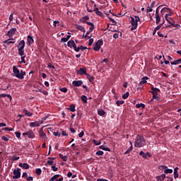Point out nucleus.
Listing matches in <instances>:
<instances>
[{
    "instance_id": "obj_53",
    "label": "nucleus",
    "mask_w": 181,
    "mask_h": 181,
    "mask_svg": "<svg viewBox=\"0 0 181 181\" xmlns=\"http://www.w3.org/2000/svg\"><path fill=\"white\" fill-rule=\"evenodd\" d=\"M90 33L89 31H87L86 35H83V39H86L88 36V35H90Z\"/></svg>"
},
{
    "instance_id": "obj_51",
    "label": "nucleus",
    "mask_w": 181,
    "mask_h": 181,
    "mask_svg": "<svg viewBox=\"0 0 181 181\" xmlns=\"http://www.w3.org/2000/svg\"><path fill=\"white\" fill-rule=\"evenodd\" d=\"M15 135H16V138H21V132H16Z\"/></svg>"
},
{
    "instance_id": "obj_50",
    "label": "nucleus",
    "mask_w": 181,
    "mask_h": 181,
    "mask_svg": "<svg viewBox=\"0 0 181 181\" xmlns=\"http://www.w3.org/2000/svg\"><path fill=\"white\" fill-rule=\"evenodd\" d=\"M93 30H94V24L90 25L88 32H90L91 33V32H93Z\"/></svg>"
},
{
    "instance_id": "obj_55",
    "label": "nucleus",
    "mask_w": 181,
    "mask_h": 181,
    "mask_svg": "<svg viewBox=\"0 0 181 181\" xmlns=\"http://www.w3.org/2000/svg\"><path fill=\"white\" fill-rule=\"evenodd\" d=\"M93 143L96 145H101V141H97L96 140H93Z\"/></svg>"
},
{
    "instance_id": "obj_56",
    "label": "nucleus",
    "mask_w": 181,
    "mask_h": 181,
    "mask_svg": "<svg viewBox=\"0 0 181 181\" xmlns=\"http://www.w3.org/2000/svg\"><path fill=\"white\" fill-rule=\"evenodd\" d=\"M84 136V132H81V133L78 134V137L79 138H83Z\"/></svg>"
},
{
    "instance_id": "obj_45",
    "label": "nucleus",
    "mask_w": 181,
    "mask_h": 181,
    "mask_svg": "<svg viewBox=\"0 0 181 181\" xmlns=\"http://www.w3.org/2000/svg\"><path fill=\"white\" fill-rule=\"evenodd\" d=\"M93 43H94V39L90 38L89 42H88V46H91V45H93Z\"/></svg>"
},
{
    "instance_id": "obj_40",
    "label": "nucleus",
    "mask_w": 181,
    "mask_h": 181,
    "mask_svg": "<svg viewBox=\"0 0 181 181\" xmlns=\"http://www.w3.org/2000/svg\"><path fill=\"white\" fill-rule=\"evenodd\" d=\"M96 155H98V156H103V155H104V151H98L96 152Z\"/></svg>"
},
{
    "instance_id": "obj_24",
    "label": "nucleus",
    "mask_w": 181,
    "mask_h": 181,
    "mask_svg": "<svg viewBox=\"0 0 181 181\" xmlns=\"http://www.w3.org/2000/svg\"><path fill=\"white\" fill-rule=\"evenodd\" d=\"M173 66H176V64H181V59H179L176 61L170 62Z\"/></svg>"
},
{
    "instance_id": "obj_23",
    "label": "nucleus",
    "mask_w": 181,
    "mask_h": 181,
    "mask_svg": "<svg viewBox=\"0 0 181 181\" xmlns=\"http://www.w3.org/2000/svg\"><path fill=\"white\" fill-rule=\"evenodd\" d=\"M94 12H95L96 15H98V16H103V12L100 11V10H98V8H95L94 9Z\"/></svg>"
},
{
    "instance_id": "obj_6",
    "label": "nucleus",
    "mask_w": 181,
    "mask_h": 181,
    "mask_svg": "<svg viewBox=\"0 0 181 181\" xmlns=\"http://www.w3.org/2000/svg\"><path fill=\"white\" fill-rule=\"evenodd\" d=\"M16 28H11L8 31L6 36H8V37H13V36H15V35H16Z\"/></svg>"
},
{
    "instance_id": "obj_33",
    "label": "nucleus",
    "mask_w": 181,
    "mask_h": 181,
    "mask_svg": "<svg viewBox=\"0 0 181 181\" xmlns=\"http://www.w3.org/2000/svg\"><path fill=\"white\" fill-rule=\"evenodd\" d=\"M76 29H78V30H81V32H86V30L81 25H77Z\"/></svg>"
},
{
    "instance_id": "obj_41",
    "label": "nucleus",
    "mask_w": 181,
    "mask_h": 181,
    "mask_svg": "<svg viewBox=\"0 0 181 181\" xmlns=\"http://www.w3.org/2000/svg\"><path fill=\"white\" fill-rule=\"evenodd\" d=\"M124 100H117V102H116V104H117V105L118 106V107H119V105H122V104H124Z\"/></svg>"
},
{
    "instance_id": "obj_64",
    "label": "nucleus",
    "mask_w": 181,
    "mask_h": 181,
    "mask_svg": "<svg viewBox=\"0 0 181 181\" xmlns=\"http://www.w3.org/2000/svg\"><path fill=\"white\" fill-rule=\"evenodd\" d=\"M98 181H108V180L103 179V178H98Z\"/></svg>"
},
{
    "instance_id": "obj_32",
    "label": "nucleus",
    "mask_w": 181,
    "mask_h": 181,
    "mask_svg": "<svg viewBox=\"0 0 181 181\" xmlns=\"http://www.w3.org/2000/svg\"><path fill=\"white\" fill-rule=\"evenodd\" d=\"M81 100L85 103V104H87V96L83 95L81 96Z\"/></svg>"
},
{
    "instance_id": "obj_29",
    "label": "nucleus",
    "mask_w": 181,
    "mask_h": 181,
    "mask_svg": "<svg viewBox=\"0 0 181 181\" xmlns=\"http://www.w3.org/2000/svg\"><path fill=\"white\" fill-rule=\"evenodd\" d=\"M98 115H100V117H103V115H105V112L103 110H98Z\"/></svg>"
},
{
    "instance_id": "obj_19",
    "label": "nucleus",
    "mask_w": 181,
    "mask_h": 181,
    "mask_svg": "<svg viewBox=\"0 0 181 181\" xmlns=\"http://www.w3.org/2000/svg\"><path fill=\"white\" fill-rule=\"evenodd\" d=\"M76 42H74V40H71L67 42V45L69 47H73L74 46H75Z\"/></svg>"
},
{
    "instance_id": "obj_13",
    "label": "nucleus",
    "mask_w": 181,
    "mask_h": 181,
    "mask_svg": "<svg viewBox=\"0 0 181 181\" xmlns=\"http://www.w3.org/2000/svg\"><path fill=\"white\" fill-rule=\"evenodd\" d=\"M83 84V81H74L72 82V86L74 87H80Z\"/></svg>"
},
{
    "instance_id": "obj_28",
    "label": "nucleus",
    "mask_w": 181,
    "mask_h": 181,
    "mask_svg": "<svg viewBox=\"0 0 181 181\" xmlns=\"http://www.w3.org/2000/svg\"><path fill=\"white\" fill-rule=\"evenodd\" d=\"M132 149H134V147L132 146H131L125 152H124V155H128V153H130L131 151H132Z\"/></svg>"
},
{
    "instance_id": "obj_12",
    "label": "nucleus",
    "mask_w": 181,
    "mask_h": 181,
    "mask_svg": "<svg viewBox=\"0 0 181 181\" xmlns=\"http://www.w3.org/2000/svg\"><path fill=\"white\" fill-rule=\"evenodd\" d=\"M146 80H149V78L148 76H144L141 78V81L139 83V86H144V84H146L147 81Z\"/></svg>"
},
{
    "instance_id": "obj_5",
    "label": "nucleus",
    "mask_w": 181,
    "mask_h": 181,
    "mask_svg": "<svg viewBox=\"0 0 181 181\" xmlns=\"http://www.w3.org/2000/svg\"><path fill=\"white\" fill-rule=\"evenodd\" d=\"M103 44L104 42H103V40H98L93 45V50H95V52H98V50L101 49V46Z\"/></svg>"
},
{
    "instance_id": "obj_22",
    "label": "nucleus",
    "mask_w": 181,
    "mask_h": 181,
    "mask_svg": "<svg viewBox=\"0 0 181 181\" xmlns=\"http://www.w3.org/2000/svg\"><path fill=\"white\" fill-rule=\"evenodd\" d=\"M15 39L12 38L11 40V39H8V40H6L4 41V43H6L7 45H11L12 43H15Z\"/></svg>"
},
{
    "instance_id": "obj_26",
    "label": "nucleus",
    "mask_w": 181,
    "mask_h": 181,
    "mask_svg": "<svg viewBox=\"0 0 181 181\" xmlns=\"http://www.w3.org/2000/svg\"><path fill=\"white\" fill-rule=\"evenodd\" d=\"M165 177H166V175L165 174H163L158 177H157L158 180L163 181L165 180Z\"/></svg>"
},
{
    "instance_id": "obj_46",
    "label": "nucleus",
    "mask_w": 181,
    "mask_h": 181,
    "mask_svg": "<svg viewBox=\"0 0 181 181\" xmlns=\"http://www.w3.org/2000/svg\"><path fill=\"white\" fill-rule=\"evenodd\" d=\"M74 47V50H75V52H80V47H78L75 45V46L73 47Z\"/></svg>"
},
{
    "instance_id": "obj_38",
    "label": "nucleus",
    "mask_w": 181,
    "mask_h": 181,
    "mask_svg": "<svg viewBox=\"0 0 181 181\" xmlns=\"http://www.w3.org/2000/svg\"><path fill=\"white\" fill-rule=\"evenodd\" d=\"M90 19V17H88V16H86L83 17L82 22L83 23H86V22H87V21H88Z\"/></svg>"
},
{
    "instance_id": "obj_2",
    "label": "nucleus",
    "mask_w": 181,
    "mask_h": 181,
    "mask_svg": "<svg viewBox=\"0 0 181 181\" xmlns=\"http://www.w3.org/2000/svg\"><path fill=\"white\" fill-rule=\"evenodd\" d=\"M144 145H145V139H144V136L141 135L137 136L134 141V146L136 148H142Z\"/></svg>"
},
{
    "instance_id": "obj_27",
    "label": "nucleus",
    "mask_w": 181,
    "mask_h": 181,
    "mask_svg": "<svg viewBox=\"0 0 181 181\" xmlns=\"http://www.w3.org/2000/svg\"><path fill=\"white\" fill-rule=\"evenodd\" d=\"M23 112L27 115L28 117H32L33 114L32 112H29L28 110H23Z\"/></svg>"
},
{
    "instance_id": "obj_4",
    "label": "nucleus",
    "mask_w": 181,
    "mask_h": 181,
    "mask_svg": "<svg viewBox=\"0 0 181 181\" xmlns=\"http://www.w3.org/2000/svg\"><path fill=\"white\" fill-rule=\"evenodd\" d=\"M19 56L25 54V40H22L17 45Z\"/></svg>"
},
{
    "instance_id": "obj_47",
    "label": "nucleus",
    "mask_w": 181,
    "mask_h": 181,
    "mask_svg": "<svg viewBox=\"0 0 181 181\" xmlns=\"http://www.w3.org/2000/svg\"><path fill=\"white\" fill-rule=\"evenodd\" d=\"M153 7L151 6H148L147 9H146V12L149 13V12H152V11H153V9L152 8Z\"/></svg>"
},
{
    "instance_id": "obj_17",
    "label": "nucleus",
    "mask_w": 181,
    "mask_h": 181,
    "mask_svg": "<svg viewBox=\"0 0 181 181\" xmlns=\"http://www.w3.org/2000/svg\"><path fill=\"white\" fill-rule=\"evenodd\" d=\"M153 100H156V101H159V100H160V95H159L158 93L153 95V98L151 100V103H152Z\"/></svg>"
},
{
    "instance_id": "obj_39",
    "label": "nucleus",
    "mask_w": 181,
    "mask_h": 181,
    "mask_svg": "<svg viewBox=\"0 0 181 181\" xmlns=\"http://www.w3.org/2000/svg\"><path fill=\"white\" fill-rule=\"evenodd\" d=\"M164 173H166V174H168V173H173V170H172V169H165L164 170Z\"/></svg>"
},
{
    "instance_id": "obj_11",
    "label": "nucleus",
    "mask_w": 181,
    "mask_h": 181,
    "mask_svg": "<svg viewBox=\"0 0 181 181\" xmlns=\"http://www.w3.org/2000/svg\"><path fill=\"white\" fill-rule=\"evenodd\" d=\"M35 40H33V37L30 35L27 36V45L28 46H30L33 45Z\"/></svg>"
},
{
    "instance_id": "obj_61",
    "label": "nucleus",
    "mask_w": 181,
    "mask_h": 181,
    "mask_svg": "<svg viewBox=\"0 0 181 181\" xmlns=\"http://www.w3.org/2000/svg\"><path fill=\"white\" fill-rule=\"evenodd\" d=\"M12 160H19V156H14L12 158Z\"/></svg>"
},
{
    "instance_id": "obj_16",
    "label": "nucleus",
    "mask_w": 181,
    "mask_h": 181,
    "mask_svg": "<svg viewBox=\"0 0 181 181\" xmlns=\"http://www.w3.org/2000/svg\"><path fill=\"white\" fill-rule=\"evenodd\" d=\"M160 92V90H159L158 88H151V91H150V93H151V94L153 95H157L158 93Z\"/></svg>"
},
{
    "instance_id": "obj_58",
    "label": "nucleus",
    "mask_w": 181,
    "mask_h": 181,
    "mask_svg": "<svg viewBox=\"0 0 181 181\" xmlns=\"http://www.w3.org/2000/svg\"><path fill=\"white\" fill-rule=\"evenodd\" d=\"M59 23H60V22H59V21H54L53 22V24H54V27H56L57 25H59Z\"/></svg>"
},
{
    "instance_id": "obj_31",
    "label": "nucleus",
    "mask_w": 181,
    "mask_h": 181,
    "mask_svg": "<svg viewBox=\"0 0 181 181\" xmlns=\"http://www.w3.org/2000/svg\"><path fill=\"white\" fill-rule=\"evenodd\" d=\"M156 25H158V23H160V16L159 15L156 16Z\"/></svg>"
},
{
    "instance_id": "obj_63",
    "label": "nucleus",
    "mask_w": 181,
    "mask_h": 181,
    "mask_svg": "<svg viewBox=\"0 0 181 181\" xmlns=\"http://www.w3.org/2000/svg\"><path fill=\"white\" fill-rule=\"evenodd\" d=\"M26 180L32 181V180H33V177H27Z\"/></svg>"
},
{
    "instance_id": "obj_14",
    "label": "nucleus",
    "mask_w": 181,
    "mask_h": 181,
    "mask_svg": "<svg viewBox=\"0 0 181 181\" xmlns=\"http://www.w3.org/2000/svg\"><path fill=\"white\" fill-rule=\"evenodd\" d=\"M18 166H19L20 168H22V169H29V168H30L29 164H28V163H20L18 164Z\"/></svg>"
},
{
    "instance_id": "obj_37",
    "label": "nucleus",
    "mask_w": 181,
    "mask_h": 181,
    "mask_svg": "<svg viewBox=\"0 0 181 181\" xmlns=\"http://www.w3.org/2000/svg\"><path fill=\"white\" fill-rule=\"evenodd\" d=\"M129 97V93L127 92L122 95L123 100H127V98Z\"/></svg>"
},
{
    "instance_id": "obj_7",
    "label": "nucleus",
    "mask_w": 181,
    "mask_h": 181,
    "mask_svg": "<svg viewBox=\"0 0 181 181\" xmlns=\"http://www.w3.org/2000/svg\"><path fill=\"white\" fill-rule=\"evenodd\" d=\"M26 135L28 138H35V133H33L32 130H29L28 132L23 134V136H26Z\"/></svg>"
},
{
    "instance_id": "obj_44",
    "label": "nucleus",
    "mask_w": 181,
    "mask_h": 181,
    "mask_svg": "<svg viewBox=\"0 0 181 181\" xmlns=\"http://www.w3.org/2000/svg\"><path fill=\"white\" fill-rule=\"evenodd\" d=\"M100 149H102L103 151H110V148L108 147H105L104 146H100Z\"/></svg>"
},
{
    "instance_id": "obj_15",
    "label": "nucleus",
    "mask_w": 181,
    "mask_h": 181,
    "mask_svg": "<svg viewBox=\"0 0 181 181\" xmlns=\"http://www.w3.org/2000/svg\"><path fill=\"white\" fill-rule=\"evenodd\" d=\"M165 21H167V22H168L170 25H172V26H175V21L173 20V18L170 17H165Z\"/></svg>"
},
{
    "instance_id": "obj_9",
    "label": "nucleus",
    "mask_w": 181,
    "mask_h": 181,
    "mask_svg": "<svg viewBox=\"0 0 181 181\" xmlns=\"http://www.w3.org/2000/svg\"><path fill=\"white\" fill-rule=\"evenodd\" d=\"M42 124H43V122L42 121H36V122H30V127H33V128H36V127H39L40 125H42Z\"/></svg>"
},
{
    "instance_id": "obj_34",
    "label": "nucleus",
    "mask_w": 181,
    "mask_h": 181,
    "mask_svg": "<svg viewBox=\"0 0 181 181\" xmlns=\"http://www.w3.org/2000/svg\"><path fill=\"white\" fill-rule=\"evenodd\" d=\"M60 158H62V160H64V162H66L67 161V156H63V154H59Z\"/></svg>"
},
{
    "instance_id": "obj_21",
    "label": "nucleus",
    "mask_w": 181,
    "mask_h": 181,
    "mask_svg": "<svg viewBox=\"0 0 181 181\" xmlns=\"http://www.w3.org/2000/svg\"><path fill=\"white\" fill-rule=\"evenodd\" d=\"M167 12H168V13H166L165 16V18H169V16H173V13H172V11H170V8H167Z\"/></svg>"
},
{
    "instance_id": "obj_8",
    "label": "nucleus",
    "mask_w": 181,
    "mask_h": 181,
    "mask_svg": "<svg viewBox=\"0 0 181 181\" xmlns=\"http://www.w3.org/2000/svg\"><path fill=\"white\" fill-rule=\"evenodd\" d=\"M21 169H17V170H15L13 171V175L14 176H13V179H19V177H21Z\"/></svg>"
},
{
    "instance_id": "obj_18",
    "label": "nucleus",
    "mask_w": 181,
    "mask_h": 181,
    "mask_svg": "<svg viewBox=\"0 0 181 181\" xmlns=\"http://www.w3.org/2000/svg\"><path fill=\"white\" fill-rule=\"evenodd\" d=\"M86 77L88 80V81H90V83H93L94 82V76H91L88 74H86Z\"/></svg>"
},
{
    "instance_id": "obj_54",
    "label": "nucleus",
    "mask_w": 181,
    "mask_h": 181,
    "mask_svg": "<svg viewBox=\"0 0 181 181\" xmlns=\"http://www.w3.org/2000/svg\"><path fill=\"white\" fill-rule=\"evenodd\" d=\"M59 90L62 93H66L67 91V88H61Z\"/></svg>"
},
{
    "instance_id": "obj_43",
    "label": "nucleus",
    "mask_w": 181,
    "mask_h": 181,
    "mask_svg": "<svg viewBox=\"0 0 181 181\" xmlns=\"http://www.w3.org/2000/svg\"><path fill=\"white\" fill-rule=\"evenodd\" d=\"M36 175H42V170L40 168H37L35 170Z\"/></svg>"
},
{
    "instance_id": "obj_62",
    "label": "nucleus",
    "mask_w": 181,
    "mask_h": 181,
    "mask_svg": "<svg viewBox=\"0 0 181 181\" xmlns=\"http://www.w3.org/2000/svg\"><path fill=\"white\" fill-rule=\"evenodd\" d=\"M52 169L54 170V172H57V167L52 165Z\"/></svg>"
},
{
    "instance_id": "obj_1",
    "label": "nucleus",
    "mask_w": 181,
    "mask_h": 181,
    "mask_svg": "<svg viewBox=\"0 0 181 181\" xmlns=\"http://www.w3.org/2000/svg\"><path fill=\"white\" fill-rule=\"evenodd\" d=\"M13 71L14 74H16V77L20 80L23 79L25 76H26V72L23 71V70H19V69H18L16 66L13 67Z\"/></svg>"
},
{
    "instance_id": "obj_57",
    "label": "nucleus",
    "mask_w": 181,
    "mask_h": 181,
    "mask_svg": "<svg viewBox=\"0 0 181 181\" xmlns=\"http://www.w3.org/2000/svg\"><path fill=\"white\" fill-rule=\"evenodd\" d=\"M9 21L10 22H12L13 21V14L11 13L9 16Z\"/></svg>"
},
{
    "instance_id": "obj_48",
    "label": "nucleus",
    "mask_w": 181,
    "mask_h": 181,
    "mask_svg": "<svg viewBox=\"0 0 181 181\" xmlns=\"http://www.w3.org/2000/svg\"><path fill=\"white\" fill-rule=\"evenodd\" d=\"M69 40V38L66 37H62L61 39V42H62L63 43H66V42H67Z\"/></svg>"
},
{
    "instance_id": "obj_59",
    "label": "nucleus",
    "mask_w": 181,
    "mask_h": 181,
    "mask_svg": "<svg viewBox=\"0 0 181 181\" xmlns=\"http://www.w3.org/2000/svg\"><path fill=\"white\" fill-rule=\"evenodd\" d=\"M21 63H26V61H25V56H21Z\"/></svg>"
},
{
    "instance_id": "obj_49",
    "label": "nucleus",
    "mask_w": 181,
    "mask_h": 181,
    "mask_svg": "<svg viewBox=\"0 0 181 181\" xmlns=\"http://www.w3.org/2000/svg\"><path fill=\"white\" fill-rule=\"evenodd\" d=\"M1 139H2L3 141H5L6 142H8V141H9V139H8V137L5 136H3L1 137Z\"/></svg>"
},
{
    "instance_id": "obj_3",
    "label": "nucleus",
    "mask_w": 181,
    "mask_h": 181,
    "mask_svg": "<svg viewBox=\"0 0 181 181\" xmlns=\"http://www.w3.org/2000/svg\"><path fill=\"white\" fill-rule=\"evenodd\" d=\"M131 21L130 23L132 25L131 30H135L136 28H138V22H141V18H139V16H135L134 17H130Z\"/></svg>"
},
{
    "instance_id": "obj_52",
    "label": "nucleus",
    "mask_w": 181,
    "mask_h": 181,
    "mask_svg": "<svg viewBox=\"0 0 181 181\" xmlns=\"http://www.w3.org/2000/svg\"><path fill=\"white\" fill-rule=\"evenodd\" d=\"M160 170H163L164 169H168L167 166L161 165L159 167Z\"/></svg>"
},
{
    "instance_id": "obj_25",
    "label": "nucleus",
    "mask_w": 181,
    "mask_h": 181,
    "mask_svg": "<svg viewBox=\"0 0 181 181\" xmlns=\"http://www.w3.org/2000/svg\"><path fill=\"white\" fill-rule=\"evenodd\" d=\"M67 110H69L71 112H75L76 111V106L74 105H71L69 107L67 108Z\"/></svg>"
},
{
    "instance_id": "obj_30",
    "label": "nucleus",
    "mask_w": 181,
    "mask_h": 181,
    "mask_svg": "<svg viewBox=\"0 0 181 181\" xmlns=\"http://www.w3.org/2000/svg\"><path fill=\"white\" fill-rule=\"evenodd\" d=\"M136 108H145V104L144 103L136 104Z\"/></svg>"
},
{
    "instance_id": "obj_42",
    "label": "nucleus",
    "mask_w": 181,
    "mask_h": 181,
    "mask_svg": "<svg viewBox=\"0 0 181 181\" xmlns=\"http://www.w3.org/2000/svg\"><path fill=\"white\" fill-rule=\"evenodd\" d=\"M59 177H60V175H55L52 177H51V179L52 180H57V179H59Z\"/></svg>"
},
{
    "instance_id": "obj_60",
    "label": "nucleus",
    "mask_w": 181,
    "mask_h": 181,
    "mask_svg": "<svg viewBox=\"0 0 181 181\" xmlns=\"http://www.w3.org/2000/svg\"><path fill=\"white\" fill-rule=\"evenodd\" d=\"M47 164L49 165V166H52V165H53V160H47Z\"/></svg>"
},
{
    "instance_id": "obj_35",
    "label": "nucleus",
    "mask_w": 181,
    "mask_h": 181,
    "mask_svg": "<svg viewBox=\"0 0 181 181\" xmlns=\"http://www.w3.org/2000/svg\"><path fill=\"white\" fill-rule=\"evenodd\" d=\"M168 7H164L161 11H160V13L161 15H165V12H168Z\"/></svg>"
},
{
    "instance_id": "obj_10",
    "label": "nucleus",
    "mask_w": 181,
    "mask_h": 181,
    "mask_svg": "<svg viewBox=\"0 0 181 181\" xmlns=\"http://www.w3.org/2000/svg\"><path fill=\"white\" fill-rule=\"evenodd\" d=\"M77 74H79V76H83V74H85V76H87V69L81 68L77 71Z\"/></svg>"
},
{
    "instance_id": "obj_20",
    "label": "nucleus",
    "mask_w": 181,
    "mask_h": 181,
    "mask_svg": "<svg viewBox=\"0 0 181 181\" xmlns=\"http://www.w3.org/2000/svg\"><path fill=\"white\" fill-rule=\"evenodd\" d=\"M40 138H42V139H46V134H45V132H43V129H41L40 132Z\"/></svg>"
},
{
    "instance_id": "obj_36",
    "label": "nucleus",
    "mask_w": 181,
    "mask_h": 181,
    "mask_svg": "<svg viewBox=\"0 0 181 181\" xmlns=\"http://www.w3.org/2000/svg\"><path fill=\"white\" fill-rule=\"evenodd\" d=\"M139 155H140V156H142V158H144V159H146V153H145V152L140 151Z\"/></svg>"
}]
</instances>
